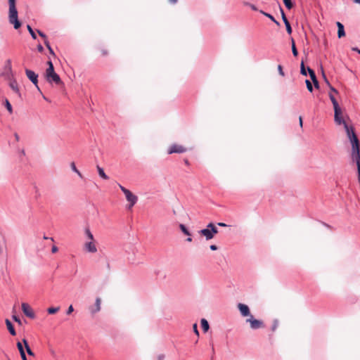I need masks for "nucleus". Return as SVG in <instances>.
Instances as JSON below:
<instances>
[{
    "mask_svg": "<svg viewBox=\"0 0 360 360\" xmlns=\"http://www.w3.org/2000/svg\"><path fill=\"white\" fill-rule=\"evenodd\" d=\"M9 4V15L8 20L9 22L13 25V27L15 30L19 29L21 27V22L18 20V11L15 6V0H8Z\"/></svg>",
    "mask_w": 360,
    "mask_h": 360,
    "instance_id": "nucleus-1",
    "label": "nucleus"
},
{
    "mask_svg": "<svg viewBox=\"0 0 360 360\" xmlns=\"http://www.w3.org/2000/svg\"><path fill=\"white\" fill-rule=\"evenodd\" d=\"M48 68L46 70L45 77L46 81L50 83H55L56 84H62L60 76L55 72L54 66L51 60L47 62Z\"/></svg>",
    "mask_w": 360,
    "mask_h": 360,
    "instance_id": "nucleus-2",
    "label": "nucleus"
},
{
    "mask_svg": "<svg viewBox=\"0 0 360 360\" xmlns=\"http://www.w3.org/2000/svg\"><path fill=\"white\" fill-rule=\"evenodd\" d=\"M334 122L337 125H344L348 122H351L347 115L344 116L341 108L336 107L334 108Z\"/></svg>",
    "mask_w": 360,
    "mask_h": 360,
    "instance_id": "nucleus-3",
    "label": "nucleus"
},
{
    "mask_svg": "<svg viewBox=\"0 0 360 360\" xmlns=\"http://www.w3.org/2000/svg\"><path fill=\"white\" fill-rule=\"evenodd\" d=\"M349 122H348L343 125L347 136L349 139L351 144L359 143V139L354 131V128L351 124H349Z\"/></svg>",
    "mask_w": 360,
    "mask_h": 360,
    "instance_id": "nucleus-4",
    "label": "nucleus"
},
{
    "mask_svg": "<svg viewBox=\"0 0 360 360\" xmlns=\"http://www.w3.org/2000/svg\"><path fill=\"white\" fill-rule=\"evenodd\" d=\"M119 187L125 195L127 200L129 202L128 209H131L136 203L138 200L137 196L134 195L129 190L127 189L122 185L119 184Z\"/></svg>",
    "mask_w": 360,
    "mask_h": 360,
    "instance_id": "nucleus-5",
    "label": "nucleus"
},
{
    "mask_svg": "<svg viewBox=\"0 0 360 360\" xmlns=\"http://www.w3.org/2000/svg\"><path fill=\"white\" fill-rule=\"evenodd\" d=\"M351 158L356 164V167H360V145L359 143L352 144Z\"/></svg>",
    "mask_w": 360,
    "mask_h": 360,
    "instance_id": "nucleus-6",
    "label": "nucleus"
},
{
    "mask_svg": "<svg viewBox=\"0 0 360 360\" xmlns=\"http://www.w3.org/2000/svg\"><path fill=\"white\" fill-rule=\"evenodd\" d=\"M25 75L27 78L30 80V82L35 86L37 89L41 92L40 88L38 85V74L35 73L34 71L26 68L25 70Z\"/></svg>",
    "mask_w": 360,
    "mask_h": 360,
    "instance_id": "nucleus-7",
    "label": "nucleus"
},
{
    "mask_svg": "<svg viewBox=\"0 0 360 360\" xmlns=\"http://www.w3.org/2000/svg\"><path fill=\"white\" fill-rule=\"evenodd\" d=\"M246 322L250 323V328L252 330H257L264 327L263 321L261 320L255 319L252 315H250V317L246 319Z\"/></svg>",
    "mask_w": 360,
    "mask_h": 360,
    "instance_id": "nucleus-8",
    "label": "nucleus"
},
{
    "mask_svg": "<svg viewBox=\"0 0 360 360\" xmlns=\"http://www.w3.org/2000/svg\"><path fill=\"white\" fill-rule=\"evenodd\" d=\"M22 310L26 316H27L30 319L35 318V314L28 304L22 303Z\"/></svg>",
    "mask_w": 360,
    "mask_h": 360,
    "instance_id": "nucleus-9",
    "label": "nucleus"
},
{
    "mask_svg": "<svg viewBox=\"0 0 360 360\" xmlns=\"http://www.w3.org/2000/svg\"><path fill=\"white\" fill-rule=\"evenodd\" d=\"M186 151V149L184 148L182 146L174 144L171 146L168 150L169 154L172 153H182Z\"/></svg>",
    "mask_w": 360,
    "mask_h": 360,
    "instance_id": "nucleus-10",
    "label": "nucleus"
},
{
    "mask_svg": "<svg viewBox=\"0 0 360 360\" xmlns=\"http://www.w3.org/2000/svg\"><path fill=\"white\" fill-rule=\"evenodd\" d=\"M238 309L243 316H250L252 315L248 305L242 303L238 304Z\"/></svg>",
    "mask_w": 360,
    "mask_h": 360,
    "instance_id": "nucleus-11",
    "label": "nucleus"
},
{
    "mask_svg": "<svg viewBox=\"0 0 360 360\" xmlns=\"http://www.w3.org/2000/svg\"><path fill=\"white\" fill-rule=\"evenodd\" d=\"M198 233L205 238L207 240H210L213 238L210 228L207 226L205 229H201L198 231Z\"/></svg>",
    "mask_w": 360,
    "mask_h": 360,
    "instance_id": "nucleus-12",
    "label": "nucleus"
},
{
    "mask_svg": "<svg viewBox=\"0 0 360 360\" xmlns=\"http://www.w3.org/2000/svg\"><path fill=\"white\" fill-rule=\"evenodd\" d=\"M85 250L91 253L97 252V248L93 241L86 242L84 245Z\"/></svg>",
    "mask_w": 360,
    "mask_h": 360,
    "instance_id": "nucleus-13",
    "label": "nucleus"
},
{
    "mask_svg": "<svg viewBox=\"0 0 360 360\" xmlns=\"http://www.w3.org/2000/svg\"><path fill=\"white\" fill-rule=\"evenodd\" d=\"M101 298L100 297H97L96 299L95 306L94 307H91L89 309L91 314H96V313L98 312L101 310Z\"/></svg>",
    "mask_w": 360,
    "mask_h": 360,
    "instance_id": "nucleus-14",
    "label": "nucleus"
},
{
    "mask_svg": "<svg viewBox=\"0 0 360 360\" xmlns=\"http://www.w3.org/2000/svg\"><path fill=\"white\" fill-rule=\"evenodd\" d=\"M336 25H337V27H338V37L341 38V37L345 36V32L344 25L341 22H337Z\"/></svg>",
    "mask_w": 360,
    "mask_h": 360,
    "instance_id": "nucleus-15",
    "label": "nucleus"
},
{
    "mask_svg": "<svg viewBox=\"0 0 360 360\" xmlns=\"http://www.w3.org/2000/svg\"><path fill=\"white\" fill-rule=\"evenodd\" d=\"M9 86L11 88V89L14 92H15L16 94H18L19 95V96H20V90H19L18 85L16 80H15V79L11 80L9 83Z\"/></svg>",
    "mask_w": 360,
    "mask_h": 360,
    "instance_id": "nucleus-16",
    "label": "nucleus"
},
{
    "mask_svg": "<svg viewBox=\"0 0 360 360\" xmlns=\"http://www.w3.org/2000/svg\"><path fill=\"white\" fill-rule=\"evenodd\" d=\"M5 323H6L7 328H8L9 333H11V335H15L16 332H15L14 326H13V323L11 322V321L8 319H6Z\"/></svg>",
    "mask_w": 360,
    "mask_h": 360,
    "instance_id": "nucleus-17",
    "label": "nucleus"
},
{
    "mask_svg": "<svg viewBox=\"0 0 360 360\" xmlns=\"http://www.w3.org/2000/svg\"><path fill=\"white\" fill-rule=\"evenodd\" d=\"M207 228H210L213 238L214 237V235L218 233V232H219V230H218L217 227L216 226V225L212 222H210L207 224Z\"/></svg>",
    "mask_w": 360,
    "mask_h": 360,
    "instance_id": "nucleus-18",
    "label": "nucleus"
},
{
    "mask_svg": "<svg viewBox=\"0 0 360 360\" xmlns=\"http://www.w3.org/2000/svg\"><path fill=\"white\" fill-rule=\"evenodd\" d=\"M201 327L205 333L207 332L210 329L208 321L205 319H202L200 321Z\"/></svg>",
    "mask_w": 360,
    "mask_h": 360,
    "instance_id": "nucleus-19",
    "label": "nucleus"
},
{
    "mask_svg": "<svg viewBox=\"0 0 360 360\" xmlns=\"http://www.w3.org/2000/svg\"><path fill=\"white\" fill-rule=\"evenodd\" d=\"M97 168V170H98V175L103 179H109V176L108 175H106V174L105 173L102 167H101L100 166L97 165L96 167Z\"/></svg>",
    "mask_w": 360,
    "mask_h": 360,
    "instance_id": "nucleus-20",
    "label": "nucleus"
},
{
    "mask_svg": "<svg viewBox=\"0 0 360 360\" xmlns=\"http://www.w3.org/2000/svg\"><path fill=\"white\" fill-rule=\"evenodd\" d=\"M259 12H260L262 14H263L264 16H266V17H267L268 18H269V19H270L271 21H273L276 25H280L279 22H278V21H277V20L275 19V18H274L272 15H271V14H269V13H266V12H264V11H262V10H261Z\"/></svg>",
    "mask_w": 360,
    "mask_h": 360,
    "instance_id": "nucleus-21",
    "label": "nucleus"
},
{
    "mask_svg": "<svg viewBox=\"0 0 360 360\" xmlns=\"http://www.w3.org/2000/svg\"><path fill=\"white\" fill-rule=\"evenodd\" d=\"M22 342L25 345V347L26 349V351H27V353L28 354V355L30 356H34V352L32 351V349H30L29 345H28V342L27 341V340L25 339H23L22 340Z\"/></svg>",
    "mask_w": 360,
    "mask_h": 360,
    "instance_id": "nucleus-22",
    "label": "nucleus"
},
{
    "mask_svg": "<svg viewBox=\"0 0 360 360\" xmlns=\"http://www.w3.org/2000/svg\"><path fill=\"white\" fill-rule=\"evenodd\" d=\"M70 167L72 169V170L73 172H75L81 179H83L84 176L82 174V173L77 169V168L76 167V165L75 164V162H71L70 164Z\"/></svg>",
    "mask_w": 360,
    "mask_h": 360,
    "instance_id": "nucleus-23",
    "label": "nucleus"
},
{
    "mask_svg": "<svg viewBox=\"0 0 360 360\" xmlns=\"http://www.w3.org/2000/svg\"><path fill=\"white\" fill-rule=\"evenodd\" d=\"M179 229L185 235L191 236V232L188 230V229L186 228V226L184 224H180Z\"/></svg>",
    "mask_w": 360,
    "mask_h": 360,
    "instance_id": "nucleus-24",
    "label": "nucleus"
},
{
    "mask_svg": "<svg viewBox=\"0 0 360 360\" xmlns=\"http://www.w3.org/2000/svg\"><path fill=\"white\" fill-rule=\"evenodd\" d=\"M307 72H309L311 79L313 81L317 80L315 72L309 67L307 68Z\"/></svg>",
    "mask_w": 360,
    "mask_h": 360,
    "instance_id": "nucleus-25",
    "label": "nucleus"
},
{
    "mask_svg": "<svg viewBox=\"0 0 360 360\" xmlns=\"http://www.w3.org/2000/svg\"><path fill=\"white\" fill-rule=\"evenodd\" d=\"M291 44H292V52L294 56H297L298 51L295 46V43L293 38H291Z\"/></svg>",
    "mask_w": 360,
    "mask_h": 360,
    "instance_id": "nucleus-26",
    "label": "nucleus"
},
{
    "mask_svg": "<svg viewBox=\"0 0 360 360\" xmlns=\"http://www.w3.org/2000/svg\"><path fill=\"white\" fill-rule=\"evenodd\" d=\"M329 98L333 103V108L340 106L335 96L331 93H329Z\"/></svg>",
    "mask_w": 360,
    "mask_h": 360,
    "instance_id": "nucleus-27",
    "label": "nucleus"
},
{
    "mask_svg": "<svg viewBox=\"0 0 360 360\" xmlns=\"http://www.w3.org/2000/svg\"><path fill=\"white\" fill-rule=\"evenodd\" d=\"M278 6H279L280 11H281V13L282 20H283L284 24L286 23V22H288L289 21H288V18H287V17H286V15H285V14L284 13L283 9L282 8L281 4H278Z\"/></svg>",
    "mask_w": 360,
    "mask_h": 360,
    "instance_id": "nucleus-28",
    "label": "nucleus"
},
{
    "mask_svg": "<svg viewBox=\"0 0 360 360\" xmlns=\"http://www.w3.org/2000/svg\"><path fill=\"white\" fill-rule=\"evenodd\" d=\"M27 29L28 32H30L32 38L33 39H36L37 38V34H35L34 31L32 28V27L30 25H27Z\"/></svg>",
    "mask_w": 360,
    "mask_h": 360,
    "instance_id": "nucleus-29",
    "label": "nucleus"
},
{
    "mask_svg": "<svg viewBox=\"0 0 360 360\" xmlns=\"http://www.w3.org/2000/svg\"><path fill=\"white\" fill-rule=\"evenodd\" d=\"M283 3H284L285 7L288 9L290 10L294 6V4L291 0H283Z\"/></svg>",
    "mask_w": 360,
    "mask_h": 360,
    "instance_id": "nucleus-30",
    "label": "nucleus"
},
{
    "mask_svg": "<svg viewBox=\"0 0 360 360\" xmlns=\"http://www.w3.org/2000/svg\"><path fill=\"white\" fill-rule=\"evenodd\" d=\"M85 234L86 236H87V238L91 240V241H94V236L93 234L91 233V232L90 231L89 229V228H86L85 229Z\"/></svg>",
    "mask_w": 360,
    "mask_h": 360,
    "instance_id": "nucleus-31",
    "label": "nucleus"
},
{
    "mask_svg": "<svg viewBox=\"0 0 360 360\" xmlns=\"http://www.w3.org/2000/svg\"><path fill=\"white\" fill-rule=\"evenodd\" d=\"M307 69L305 68L304 62L302 61L301 65H300V73L302 75L307 76Z\"/></svg>",
    "mask_w": 360,
    "mask_h": 360,
    "instance_id": "nucleus-32",
    "label": "nucleus"
},
{
    "mask_svg": "<svg viewBox=\"0 0 360 360\" xmlns=\"http://www.w3.org/2000/svg\"><path fill=\"white\" fill-rule=\"evenodd\" d=\"M59 309H60L59 307H49L47 309V312L49 314H56V312H58L59 311Z\"/></svg>",
    "mask_w": 360,
    "mask_h": 360,
    "instance_id": "nucleus-33",
    "label": "nucleus"
},
{
    "mask_svg": "<svg viewBox=\"0 0 360 360\" xmlns=\"http://www.w3.org/2000/svg\"><path fill=\"white\" fill-rule=\"evenodd\" d=\"M44 44L46 46V48L49 49L50 54L55 56V53H54L53 50L52 49V48L51 47L50 44L48 40L44 41Z\"/></svg>",
    "mask_w": 360,
    "mask_h": 360,
    "instance_id": "nucleus-34",
    "label": "nucleus"
},
{
    "mask_svg": "<svg viewBox=\"0 0 360 360\" xmlns=\"http://www.w3.org/2000/svg\"><path fill=\"white\" fill-rule=\"evenodd\" d=\"M5 106L8 111L11 114L13 112V108L11 104L10 103L8 99L5 100Z\"/></svg>",
    "mask_w": 360,
    "mask_h": 360,
    "instance_id": "nucleus-35",
    "label": "nucleus"
},
{
    "mask_svg": "<svg viewBox=\"0 0 360 360\" xmlns=\"http://www.w3.org/2000/svg\"><path fill=\"white\" fill-rule=\"evenodd\" d=\"M305 83H306V86H307L308 91L309 92H312L313 91V86H312L311 82L309 79H306Z\"/></svg>",
    "mask_w": 360,
    "mask_h": 360,
    "instance_id": "nucleus-36",
    "label": "nucleus"
},
{
    "mask_svg": "<svg viewBox=\"0 0 360 360\" xmlns=\"http://www.w3.org/2000/svg\"><path fill=\"white\" fill-rule=\"evenodd\" d=\"M323 77L325 78V80H326V83L329 86V88H330V91H333V92H335V94H338V91L333 86L330 85V84L329 83L328 79L326 78L324 75H323Z\"/></svg>",
    "mask_w": 360,
    "mask_h": 360,
    "instance_id": "nucleus-37",
    "label": "nucleus"
},
{
    "mask_svg": "<svg viewBox=\"0 0 360 360\" xmlns=\"http://www.w3.org/2000/svg\"><path fill=\"white\" fill-rule=\"evenodd\" d=\"M285 25L286 31H287L288 34H290L292 32V30L290 22H288L285 23Z\"/></svg>",
    "mask_w": 360,
    "mask_h": 360,
    "instance_id": "nucleus-38",
    "label": "nucleus"
},
{
    "mask_svg": "<svg viewBox=\"0 0 360 360\" xmlns=\"http://www.w3.org/2000/svg\"><path fill=\"white\" fill-rule=\"evenodd\" d=\"M17 347H18L20 354H22V352H25L22 345L20 342H17Z\"/></svg>",
    "mask_w": 360,
    "mask_h": 360,
    "instance_id": "nucleus-39",
    "label": "nucleus"
},
{
    "mask_svg": "<svg viewBox=\"0 0 360 360\" xmlns=\"http://www.w3.org/2000/svg\"><path fill=\"white\" fill-rule=\"evenodd\" d=\"M193 332L194 333L198 336L199 337L200 334H199V331L198 330V325L197 323H194L193 325Z\"/></svg>",
    "mask_w": 360,
    "mask_h": 360,
    "instance_id": "nucleus-40",
    "label": "nucleus"
},
{
    "mask_svg": "<svg viewBox=\"0 0 360 360\" xmlns=\"http://www.w3.org/2000/svg\"><path fill=\"white\" fill-rule=\"evenodd\" d=\"M278 73L280 75H281L282 77H284L285 76V73L283 70V67L281 65H278Z\"/></svg>",
    "mask_w": 360,
    "mask_h": 360,
    "instance_id": "nucleus-41",
    "label": "nucleus"
},
{
    "mask_svg": "<svg viewBox=\"0 0 360 360\" xmlns=\"http://www.w3.org/2000/svg\"><path fill=\"white\" fill-rule=\"evenodd\" d=\"M278 321H277V320H275V321H274V323H273L272 326H271V330H272V331H275V330H276V328H277V327H278Z\"/></svg>",
    "mask_w": 360,
    "mask_h": 360,
    "instance_id": "nucleus-42",
    "label": "nucleus"
},
{
    "mask_svg": "<svg viewBox=\"0 0 360 360\" xmlns=\"http://www.w3.org/2000/svg\"><path fill=\"white\" fill-rule=\"evenodd\" d=\"M245 4L248 6H250L251 8V9L253 10V11H256L258 10L257 8L256 7V6L254 5V4H250V3H248V2L245 3Z\"/></svg>",
    "mask_w": 360,
    "mask_h": 360,
    "instance_id": "nucleus-43",
    "label": "nucleus"
},
{
    "mask_svg": "<svg viewBox=\"0 0 360 360\" xmlns=\"http://www.w3.org/2000/svg\"><path fill=\"white\" fill-rule=\"evenodd\" d=\"M12 318H13V319L15 322H17L19 325H21V324H22V322H21V321H20V318H19L18 316H15V315H13Z\"/></svg>",
    "mask_w": 360,
    "mask_h": 360,
    "instance_id": "nucleus-44",
    "label": "nucleus"
},
{
    "mask_svg": "<svg viewBox=\"0 0 360 360\" xmlns=\"http://www.w3.org/2000/svg\"><path fill=\"white\" fill-rule=\"evenodd\" d=\"M37 33L39 34V35L41 37H42V38H44V41H45V40H47V39H46V35L44 32H41V31H40L39 30H37Z\"/></svg>",
    "mask_w": 360,
    "mask_h": 360,
    "instance_id": "nucleus-45",
    "label": "nucleus"
},
{
    "mask_svg": "<svg viewBox=\"0 0 360 360\" xmlns=\"http://www.w3.org/2000/svg\"><path fill=\"white\" fill-rule=\"evenodd\" d=\"M73 311H74V308H73L72 305H70L67 309L66 314L68 315H70Z\"/></svg>",
    "mask_w": 360,
    "mask_h": 360,
    "instance_id": "nucleus-46",
    "label": "nucleus"
},
{
    "mask_svg": "<svg viewBox=\"0 0 360 360\" xmlns=\"http://www.w3.org/2000/svg\"><path fill=\"white\" fill-rule=\"evenodd\" d=\"M37 50H38L39 52H43L44 47L42 46L41 44H39L37 45Z\"/></svg>",
    "mask_w": 360,
    "mask_h": 360,
    "instance_id": "nucleus-47",
    "label": "nucleus"
},
{
    "mask_svg": "<svg viewBox=\"0 0 360 360\" xmlns=\"http://www.w3.org/2000/svg\"><path fill=\"white\" fill-rule=\"evenodd\" d=\"M164 359H165V355L162 354H160L158 355V356H157V360H164Z\"/></svg>",
    "mask_w": 360,
    "mask_h": 360,
    "instance_id": "nucleus-48",
    "label": "nucleus"
},
{
    "mask_svg": "<svg viewBox=\"0 0 360 360\" xmlns=\"http://www.w3.org/2000/svg\"><path fill=\"white\" fill-rule=\"evenodd\" d=\"M313 83H314V85L315 88H316V89L319 88V83L318 79L315 80V81H313Z\"/></svg>",
    "mask_w": 360,
    "mask_h": 360,
    "instance_id": "nucleus-49",
    "label": "nucleus"
},
{
    "mask_svg": "<svg viewBox=\"0 0 360 360\" xmlns=\"http://www.w3.org/2000/svg\"><path fill=\"white\" fill-rule=\"evenodd\" d=\"M210 248L211 250H217L218 249V247L216 245H211L210 246Z\"/></svg>",
    "mask_w": 360,
    "mask_h": 360,
    "instance_id": "nucleus-50",
    "label": "nucleus"
},
{
    "mask_svg": "<svg viewBox=\"0 0 360 360\" xmlns=\"http://www.w3.org/2000/svg\"><path fill=\"white\" fill-rule=\"evenodd\" d=\"M58 248L55 245H53L51 248V252L53 253H56V252H58Z\"/></svg>",
    "mask_w": 360,
    "mask_h": 360,
    "instance_id": "nucleus-51",
    "label": "nucleus"
},
{
    "mask_svg": "<svg viewBox=\"0 0 360 360\" xmlns=\"http://www.w3.org/2000/svg\"><path fill=\"white\" fill-rule=\"evenodd\" d=\"M22 360H27L25 352H22V354H20Z\"/></svg>",
    "mask_w": 360,
    "mask_h": 360,
    "instance_id": "nucleus-52",
    "label": "nucleus"
},
{
    "mask_svg": "<svg viewBox=\"0 0 360 360\" xmlns=\"http://www.w3.org/2000/svg\"><path fill=\"white\" fill-rule=\"evenodd\" d=\"M217 225L219 226H221V227H226L228 226V225L225 223H223V222H219L217 223Z\"/></svg>",
    "mask_w": 360,
    "mask_h": 360,
    "instance_id": "nucleus-53",
    "label": "nucleus"
},
{
    "mask_svg": "<svg viewBox=\"0 0 360 360\" xmlns=\"http://www.w3.org/2000/svg\"><path fill=\"white\" fill-rule=\"evenodd\" d=\"M358 181L360 184V167H357Z\"/></svg>",
    "mask_w": 360,
    "mask_h": 360,
    "instance_id": "nucleus-54",
    "label": "nucleus"
},
{
    "mask_svg": "<svg viewBox=\"0 0 360 360\" xmlns=\"http://www.w3.org/2000/svg\"><path fill=\"white\" fill-rule=\"evenodd\" d=\"M14 136H15V140H16L17 141H19V139H20V137H19L18 134L17 133H15V134H14Z\"/></svg>",
    "mask_w": 360,
    "mask_h": 360,
    "instance_id": "nucleus-55",
    "label": "nucleus"
},
{
    "mask_svg": "<svg viewBox=\"0 0 360 360\" xmlns=\"http://www.w3.org/2000/svg\"><path fill=\"white\" fill-rule=\"evenodd\" d=\"M299 121H300V125L301 127H302V117L300 116V118H299Z\"/></svg>",
    "mask_w": 360,
    "mask_h": 360,
    "instance_id": "nucleus-56",
    "label": "nucleus"
},
{
    "mask_svg": "<svg viewBox=\"0 0 360 360\" xmlns=\"http://www.w3.org/2000/svg\"><path fill=\"white\" fill-rule=\"evenodd\" d=\"M211 347H212V354H214V345L213 343H211L210 344Z\"/></svg>",
    "mask_w": 360,
    "mask_h": 360,
    "instance_id": "nucleus-57",
    "label": "nucleus"
},
{
    "mask_svg": "<svg viewBox=\"0 0 360 360\" xmlns=\"http://www.w3.org/2000/svg\"><path fill=\"white\" fill-rule=\"evenodd\" d=\"M169 2L172 4H174L177 2V0H169Z\"/></svg>",
    "mask_w": 360,
    "mask_h": 360,
    "instance_id": "nucleus-58",
    "label": "nucleus"
},
{
    "mask_svg": "<svg viewBox=\"0 0 360 360\" xmlns=\"http://www.w3.org/2000/svg\"><path fill=\"white\" fill-rule=\"evenodd\" d=\"M44 239H45V240L50 239V240H53V238H49V237H47V236H44Z\"/></svg>",
    "mask_w": 360,
    "mask_h": 360,
    "instance_id": "nucleus-59",
    "label": "nucleus"
},
{
    "mask_svg": "<svg viewBox=\"0 0 360 360\" xmlns=\"http://www.w3.org/2000/svg\"><path fill=\"white\" fill-rule=\"evenodd\" d=\"M186 241L191 242L192 241V238L189 236L188 238H186Z\"/></svg>",
    "mask_w": 360,
    "mask_h": 360,
    "instance_id": "nucleus-60",
    "label": "nucleus"
},
{
    "mask_svg": "<svg viewBox=\"0 0 360 360\" xmlns=\"http://www.w3.org/2000/svg\"><path fill=\"white\" fill-rule=\"evenodd\" d=\"M355 3L360 4V0H353Z\"/></svg>",
    "mask_w": 360,
    "mask_h": 360,
    "instance_id": "nucleus-61",
    "label": "nucleus"
},
{
    "mask_svg": "<svg viewBox=\"0 0 360 360\" xmlns=\"http://www.w3.org/2000/svg\"><path fill=\"white\" fill-rule=\"evenodd\" d=\"M43 98H44V100H46V101H49L48 100V98H46L44 96H43Z\"/></svg>",
    "mask_w": 360,
    "mask_h": 360,
    "instance_id": "nucleus-62",
    "label": "nucleus"
},
{
    "mask_svg": "<svg viewBox=\"0 0 360 360\" xmlns=\"http://www.w3.org/2000/svg\"><path fill=\"white\" fill-rule=\"evenodd\" d=\"M185 163H186V165H188V161L187 160H185Z\"/></svg>",
    "mask_w": 360,
    "mask_h": 360,
    "instance_id": "nucleus-63",
    "label": "nucleus"
},
{
    "mask_svg": "<svg viewBox=\"0 0 360 360\" xmlns=\"http://www.w3.org/2000/svg\"><path fill=\"white\" fill-rule=\"evenodd\" d=\"M106 53H106L105 51H103V55H105Z\"/></svg>",
    "mask_w": 360,
    "mask_h": 360,
    "instance_id": "nucleus-64",
    "label": "nucleus"
}]
</instances>
